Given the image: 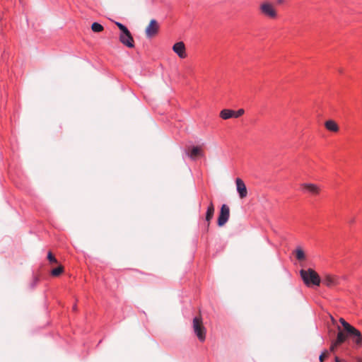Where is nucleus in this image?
Listing matches in <instances>:
<instances>
[{
    "label": "nucleus",
    "mask_w": 362,
    "mask_h": 362,
    "mask_svg": "<svg viewBox=\"0 0 362 362\" xmlns=\"http://www.w3.org/2000/svg\"><path fill=\"white\" fill-rule=\"evenodd\" d=\"M339 322L341 324L343 329L340 327V326H337V336L336 338L337 342L340 343L342 344L344 343L348 338L352 339L353 341L354 342V339H356V336L354 334H351L347 331V326L355 328L352 325H351L349 323H348L344 318L341 317L339 319Z\"/></svg>",
    "instance_id": "nucleus-1"
},
{
    "label": "nucleus",
    "mask_w": 362,
    "mask_h": 362,
    "mask_svg": "<svg viewBox=\"0 0 362 362\" xmlns=\"http://www.w3.org/2000/svg\"><path fill=\"white\" fill-rule=\"evenodd\" d=\"M300 276L308 286H319L320 284V278L318 274L313 269L307 270L301 269L300 271Z\"/></svg>",
    "instance_id": "nucleus-2"
},
{
    "label": "nucleus",
    "mask_w": 362,
    "mask_h": 362,
    "mask_svg": "<svg viewBox=\"0 0 362 362\" xmlns=\"http://www.w3.org/2000/svg\"><path fill=\"white\" fill-rule=\"evenodd\" d=\"M116 25L121 31L119 36L120 42L129 48H133L134 47V41L129 30L120 23L117 22Z\"/></svg>",
    "instance_id": "nucleus-3"
},
{
    "label": "nucleus",
    "mask_w": 362,
    "mask_h": 362,
    "mask_svg": "<svg viewBox=\"0 0 362 362\" xmlns=\"http://www.w3.org/2000/svg\"><path fill=\"white\" fill-rule=\"evenodd\" d=\"M192 327L194 334L200 341H204L206 339V328L204 326L201 316L195 317L193 319Z\"/></svg>",
    "instance_id": "nucleus-4"
},
{
    "label": "nucleus",
    "mask_w": 362,
    "mask_h": 362,
    "mask_svg": "<svg viewBox=\"0 0 362 362\" xmlns=\"http://www.w3.org/2000/svg\"><path fill=\"white\" fill-rule=\"evenodd\" d=\"M259 10L262 15L270 18L276 19L278 17L277 11L274 4L265 1L259 5Z\"/></svg>",
    "instance_id": "nucleus-5"
},
{
    "label": "nucleus",
    "mask_w": 362,
    "mask_h": 362,
    "mask_svg": "<svg viewBox=\"0 0 362 362\" xmlns=\"http://www.w3.org/2000/svg\"><path fill=\"white\" fill-rule=\"evenodd\" d=\"M159 31V24L155 19H151L145 30L148 38L156 36Z\"/></svg>",
    "instance_id": "nucleus-6"
},
{
    "label": "nucleus",
    "mask_w": 362,
    "mask_h": 362,
    "mask_svg": "<svg viewBox=\"0 0 362 362\" xmlns=\"http://www.w3.org/2000/svg\"><path fill=\"white\" fill-rule=\"evenodd\" d=\"M230 216V209L226 204H223L221 208L220 214L218 218V226H223L228 221Z\"/></svg>",
    "instance_id": "nucleus-7"
},
{
    "label": "nucleus",
    "mask_w": 362,
    "mask_h": 362,
    "mask_svg": "<svg viewBox=\"0 0 362 362\" xmlns=\"http://www.w3.org/2000/svg\"><path fill=\"white\" fill-rule=\"evenodd\" d=\"M322 283L327 287H333L340 284V278L331 274H326L324 276Z\"/></svg>",
    "instance_id": "nucleus-8"
},
{
    "label": "nucleus",
    "mask_w": 362,
    "mask_h": 362,
    "mask_svg": "<svg viewBox=\"0 0 362 362\" xmlns=\"http://www.w3.org/2000/svg\"><path fill=\"white\" fill-rule=\"evenodd\" d=\"M173 50L180 58L185 59L187 57L185 45L183 42H178L174 44Z\"/></svg>",
    "instance_id": "nucleus-9"
},
{
    "label": "nucleus",
    "mask_w": 362,
    "mask_h": 362,
    "mask_svg": "<svg viewBox=\"0 0 362 362\" xmlns=\"http://www.w3.org/2000/svg\"><path fill=\"white\" fill-rule=\"evenodd\" d=\"M237 192L240 199H244L247 196V190L245 184L240 178L235 180Z\"/></svg>",
    "instance_id": "nucleus-10"
},
{
    "label": "nucleus",
    "mask_w": 362,
    "mask_h": 362,
    "mask_svg": "<svg viewBox=\"0 0 362 362\" xmlns=\"http://www.w3.org/2000/svg\"><path fill=\"white\" fill-rule=\"evenodd\" d=\"M346 328L347 331L351 333L354 334L356 336V339H354V343L357 346H362V334L359 330H358L356 328H351L349 326H347Z\"/></svg>",
    "instance_id": "nucleus-11"
},
{
    "label": "nucleus",
    "mask_w": 362,
    "mask_h": 362,
    "mask_svg": "<svg viewBox=\"0 0 362 362\" xmlns=\"http://www.w3.org/2000/svg\"><path fill=\"white\" fill-rule=\"evenodd\" d=\"M302 187L308 192L313 195H317L320 192V188L318 185L313 183H303Z\"/></svg>",
    "instance_id": "nucleus-12"
},
{
    "label": "nucleus",
    "mask_w": 362,
    "mask_h": 362,
    "mask_svg": "<svg viewBox=\"0 0 362 362\" xmlns=\"http://www.w3.org/2000/svg\"><path fill=\"white\" fill-rule=\"evenodd\" d=\"M187 155L192 159H195L198 156H202V149L201 146H194L192 150L187 152Z\"/></svg>",
    "instance_id": "nucleus-13"
},
{
    "label": "nucleus",
    "mask_w": 362,
    "mask_h": 362,
    "mask_svg": "<svg viewBox=\"0 0 362 362\" xmlns=\"http://www.w3.org/2000/svg\"><path fill=\"white\" fill-rule=\"evenodd\" d=\"M214 204L212 202V201L211 200L209 202V205L208 206V209H207V211H206V221H207V227L209 226V224H210V221L212 219L213 216H214Z\"/></svg>",
    "instance_id": "nucleus-14"
},
{
    "label": "nucleus",
    "mask_w": 362,
    "mask_h": 362,
    "mask_svg": "<svg viewBox=\"0 0 362 362\" xmlns=\"http://www.w3.org/2000/svg\"><path fill=\"white\" fill-rule=\"evenodd\" d=\"M326 129L330 132H337L339 131V126L334 120H327L325 123Z\"/></svg>",
    "instance_id": "nucleus-15"
},
{
    "label": "nucleus",
    "mask_w": 362,
    "mask_h": 362,
    "mask_svg": "<svg viewBox=\"0 0 362 362\" xmlns=\"http://www.w3.org/2000/svg\"><path fill=\"white\" fill-rule=\"evenodd\" d=\"M234 110H229V109H224L221 111L220 112V117L223 119H228L231 117H234Z\"/></svg>",
    "instance_id": "nucleus-16"
},
{
    "label": "nucleus",
    "mask_w": 362,
    "mask_h": 362,
    "mask_svg": "<svg viewBox=\"0 0 362 362\" xmlns=\"http://www.w3.org/2000/svg\"><path fill=\"white\" fill-rule=\"evenodd\" d=\"M296 257L299 261H303L305 259V255L304 251L302 250L301 247H298L296 251Z\"/></svg>",
    "instance_id": "nucleus-17"
},
{
    "label": "nucleus",
    "mask_w": 362,
    "mask_h": 362,
    "mask_svg": "<svg viewBox=\"0 0 362 362\" xmlns=\"http://www.w3.org/2000/svg\"><path fill=\"white\" fill-rule=\"evenodd\" d=\"M91 29L95 33H100L103 30V26L98 23H93L91 25Z\"/></svg>",
    "instance_id": "nucleus-18"
},
{
    "label": "nucleus",
    "mask_w": 362,
    "mask_h": 362,
    "mask_svg": "<svg viewBox=\"0 0 362 362\" xmlns=\"http://www.w3.org/2000/svg\"><path fill=\"white\" fill-rule=\"evenodd\" d=\"M64 272V267L62 265H59L57 268H55L52 270L51 274L54 276H58Z\"/></svg>",
    "instance_id": "nucleus-19"
},
{
    "label": "nucleus",
    "mask_w": 362,
    "mask_h": 362,
    "mask_svg": "<svg viewBox=\"0 0 362 362\" xmlns=\"http://www.w3.org/2000/svg\"><path fill=\"white\" fill-rule=\"evenodd\" d=\"M339 345H341V344L337 342L336 339L332 341L331 346H330V348H329V351L331 352H334L336 349L337 348V346H339Z\"/></svg>",
    "instance_id": "nucleus-20"
},
{
    "label": "nucleus",
    "mask_w": 362,
    "mask_h": 362,
    "mask_svg": "<svg viewBox=\"0 0 362 362\" xmlns=\"http://www.w3.org/2000/svg\"><path fill=\"white\" fill-rule=\"evenodd\" d=\"M47 259L50 263L57 264L58 262L54 256L52 255L51 252H49L47 254Z\"/></svg>",
    "instance_id": "nucleus-21"
},
{
    "label": "nucleus",
    "mask_w": 362,
    "mask_h": 362,
    "mask_svg": "<svg viewBox=\"0 0 362 362\" xmlns=\"http://www.w3.org/2000/svg\"><path fill=\"white\" fill-rule=\"evenodd\" d=\"M329 356V351L325 350L322 353V354L319 357V360L320 362H323L326 358H327Z\"/></svg>",
    "instance_id": "nucleus-22"
},
{
    "label": "nucleus",
    "mask_w": 362,
    "mask_h": 362,
    "mask_svg": "<svg viewBox=\"0 0 362 362\" xmlns=\"http://www.w3.org/2000/svg\"><path fill=\"white\" fill-rule=\"evenodd\" d=\"M245 113V110L243 109H239L238 111H234V117L238 118L242 116Z\"/></svg>",
    "instance_id": "nucleus-23"
},
{
    "label": "nucleus",
    "mask_w": 362,
    "mask_h": 362,
    "mask_svg": "<svg viewBox=\"0 0 362 362\" xmlns=\"http://www.w3.org/2000/svg\"><path fill=\"white\" fill-rule=\"evenodd\" d=\"M355 360L356 362H362V357L356 356L355 357Z\"/></svg>",
    "instance_id": "nucleus-24"
},
{
    "label": "nucleus",
    "mask_w": 362,
    "mask_h": 362,
    "mask_svg": "<svg viewBox=\"0 0 362 362\" xmlns=\"http://www.w3.org/2000/svg\"><path fill=\"white\" fill-rule=\"evenodd\" d=\"M334 359H335V362H346V361H343V360H341V359H340L339 357H337V356H336Z\"/></svg>",
    "instance_id": "nucleus-25"
},
{
    "label": "nucleus",
    "mask_w": 362,
    "mask_h": 362,
    "mask_svg": "<svg viewBox=\"0 0 362 362\" xmlns=\"http://www.w3.org/2000/svg\"><path fill=\"white\" fill-rule=\"evenodd\" d=\"M331 320H332V322L335 325L337 323V321L333 317H331Z\"/></svg>",
    "instance_id": "nucleus-26"
},
{
    "label": "nucleus",
    "mask_w": 362,
    "mask_h": 362,
    "mask_svg": "<svg viewBox=\"0 0 362 362\" xmlns=\"http://www.w3.org/2000/svg\"><path fill=\"white\" fill-rule=\"evenodd\" d=\"M284 2V0H277V3L281 4Z\"/></svg>",
    "instance_id": "nucleus-27"
},
{
    "label": "nucleus",
    "mask_w": 362,
    "mask_h": 362,
    "mask_svg": "<svg viewBox=\"0 0 362 362\" xmlns=\"http://www.w3.org/2000/svg\"><path fill=\"white\" fill-rule=\"evenodd\" d=\"M73 309H74V310H76V305H74V306L73 307Z\"/></svg>",
    "instance_id": "nucleus-28"
}]
</instances>
